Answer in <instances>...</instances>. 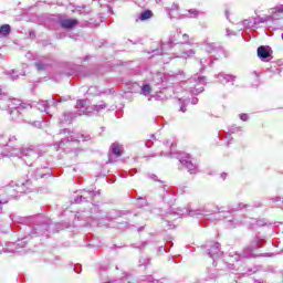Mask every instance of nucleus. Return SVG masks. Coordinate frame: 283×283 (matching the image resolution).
Wrapping results in <instances>:
<instances>
[{"mask_svg": "<svg viewBox=\"0 0 283 283\" xmlns=\"http://www.w3.org/2000/svg\"><path fill=\"white\" fill-rule=\"evenodd\" d=\"M60 134H69V136L61 139L60 143L55 144V149H63L65 154H72V151H74L75 156L78 154V148L76 147H78V143H81V140L82 143L92 140V136H90V134H74L67 128L60 130Z\"/></svg>", "mask_w": 283, "mask_h": 283, "instance_id": "f257e3e1", "label": "nucleus"}, {"mask_svg": "<svg viewBox=\"0 0 283 283\" xmlns=\"http://www.w3.org/2000/svg\"><path fill=\"white\" fill-rule=\"evenodd\" d=\"M11 154L2 153V156L7 157H17L23 160L27 165H32L34 160L41 158L43 154H48L46 146H38V147H22L21 149H17L14 147L10 148Z\"/></svg>", "mask_w": 283, "mask_h": 283, "instance_id": "f03ea898", "label": "nucleus"}, {"mask_svg": "<svg viewBox=\"0 0 283 283\" xmlns=\"http://www.w3.org/2000/svg\"><path fill=\"white\" fill-rule=\"evenodd\" d=\"M264 244H266V240L260 237H254L250 242V247H245L242 250V253L234 252L233 254H230V258H232L234 262H240V260H251V258H273V253L255 255V251L262 249Z\"/></svg>", "mask_w": 283, "mask_h": 283, "instance_id": "7ed1b4c3", "label": "nucleus"}, {"mask_svg": "<svg viewBox=\"0 0 283 283\" xmlns=\"http://www.w3.org/2000/svg\"><path fill=\"white\" fill-rule=\"evenodd\" d=\"M174 142L166 140L163 144V150L160 151V156H169L170 158H177L182 167H185L189 174H196L198 171V166L191 161V156L186 153H174Z\"/></svg>", "mask_w": 283, "mask_h": 283, "instance_id": "20e7f679", "label": "nucleus"}, {"mask_svg": "<svg viewBox=\"0 0 283 283\" xmlns=\"http://www.w3.org/2000/svg\"><path fill=\"white\" fill-rule=\"evenodd\" d=\"M21 231H23L24 235L15 242V247H20L21 249H23V247L28 244V240H30L31 238H38V235H45V232L50 231V223L42 222L40 224H36L34 228L30 226H23L21 228Z\"/></svg>", "mask_w": 283, "mask_h": 283, "instance_id": "39448f33", "label": "nucleus"}, {"mask_svg": "<svg viewBox=\"0 0 283 283\" xmlns=\"http://www.w3.org/2000/svg\"><path fill=\"white\" fill-rule=\"evenodd\" d=\"M32 182L30 180H27L25 182L17 184L15 187L9 186L6 188V197L0 198H7L8 202L10 201V198H19L21 193H30L32 191Z\"/></svg>", "mask_w": 283, "mask_h": 283, "instance_id": "423d86ee", "label": "nucleus"}, {"mask_svg": "<svg viewBox=\"0 0 283 283\" xmlns=\"http://www.w3.org/2000/svg\"><path fill=\"white\" fill-rule=\"evenodd\" d=\"M187 213L190 216V218H209L210 216H216V213H222L223 216H220V218H227V213L229 212H224L220 210V208L213 210L209 208V206H202L197 209H188Z\"/></svg>", "mask_w": 283, "mask_h": 283, "instance_id": "0eeeda50", "label": "nucleus"}, {"mask_svg": "<svg viewBox=\"0 0 283 283\" xmlns=\"http://www.w3.org/2000/svg\"><path fill=\"white\" fill-rule=\"evenodd\" d=\"M205 249L206 253L212 259L216 266H218V264H224V260H222L223 252L220 250V243L209 241L206 243Z\"/></svg>", "mask_w": 283, "mask_h": 283, "instance_id": "6e6552de", "label": "nucleus"}, {"mask_svg": "<svg viewBox=\"0 0 283 283\" xmlns=\"http://www.w3.org/2000/svg\"><path fill=\"white\" fill-rule=\"evenodd\" d=\"M185 85L188 92H190L193 96H198V94H202V92H205V85H207V77H191L185 83Z\"/></svg>", "mask_w": 283, "mask_h": 283, "instance_id": "1a4fd4ad", "label": "nucleus"}, {"mask_svg": "<svg viewBox=\"0 0 283 283\" xmlns=\"http://www.w3.org/2000/svg\"><path fill=\"white\" fill-rule=\"evenodd\" d=\"M7 107H8V113L11 116H13V114H15V116H19V114H21L23 109H28V107L32 109V105L21 103V99H17V98L8 99Z\"/></svg>", "mask_w": 283, "mask_h": 283, "instance_id": "9d476101", "label": "nucleus"}, {"mask_svg": "<svg viewBox=\"0 0 283 283\" xmlns=\"http://www.w3.org/2000/svg\"><path fill=\"white\" fill-rule=\"evenodd\" d=\"M96 196H99V192L94 190H82L81 195L74 198L73 202L75 205H81V202H92Z\"/></svg>", "mask_w": 283, "mask_h": 283, "instance_id": "9b49d317", "label": "nucleus"}, {"mask_svg": "<svg viewBox=\"0 0 283 283\" xmlns=\"http://www.w3.org/2000/svg\"><path fill=\"white\" fill-rule=\"evenodd\" d=\"M256 54L261 61L269 63L273 59V50L269 45H261L256 50Z\"/></svg>", "mask_w": 283, "mask_h": 283, "instance_id": "f8f14e48", "label": "nucleus"}, {"mask_svg": "<svg viewBox=\"0 0 283 283\" xmlns=\"http://www.w3.org/2000/svg\"><path fill=\"white\" fill-rule=\"evenodd\" d=\"M51 177H52V168L48 165L38 167L33 171V178H35V180H40L43 178H51Z\"/></svg>", "mask_w": 283, "mask_h": 283, "instance_id": "ddd939ff", "label": "nucleus"}, {"mask_svg": "<svg viewBox=\"0 0 283 283\" xmlns=\"http://www.w3.org/2000/svg\"><path fill=\"white\" fill-rule=\"evenodd\" d=\"M83 114H85V112H83V111H77L75 113L64 112L60 116V123L61 124L67 123L69 125H71V123L74 120V118H76L77 116H83Z\"/></svg>", "mask_w": 283, "mask_h": 283, "instance_id": "4468645a", "label": "nucleus"}, {"mask_svg": "<svg viewBox=\"0 0 283 283\" xmlns=\"http://www.w3.org/2000/svg\"><path fill=\"white\" fill-rule=\"evenodd\" d=\"M214 77L219 81V83H221V85H227V83H231V85H233V83H235V78H237L235 75L227 74L224 72H220Z\"/></svg>", "mask_w": 283, "mask_h": 283, "instance_id": "2eb2a0df", "label": "nucleus"}, {"mask_svg": "<svg viewBox=\"0 0 283 283\" xmlns=\"http://www.w3.org/2000/svg\"><path fill=\"white\" fill-rule=\"evenodd\" d=\"M161 200L165 202L168 207H171L174 202H176V195L172 190L167 189L164 187V193L161 195Z\"/></svg>", "mask_w": 283, "mask_h": 283, "instance_id": "dca6fc26", "label": "nucleus"}, {"mask_svg": "<svg viewBox=\"0 0 283 283\" xmlns=\"http://www.w3.org/2000/svg\"><path fill=\"white\" fill-rule=\"evenodd\" d=\"M270 21H280L283 19V4L276 6L269 10Z\"/></svg>", "mask_w": 283, "mask_h": 283, "instance_id": "f3484780", "label": "nucleus"}, {"mask_svg": "<svg viewBox=\"0 0 283 283\" xmlns=\"http://www.w3.org/2000/svg\"><path fill=\"white\" fill-rule=\"evenodd\" d=\"M59 23H60L61 28H63V30H73V28H76V25H78V20L60 18Z\"/></svg>", "mask_w": 283, "mask_h": 283, "instance_id": "a211bd4d", "label": "nucleus"}, {"mask_svg": "<svg viewBox=\"0 0 283 283\" xmlns=\"http://www.w3.org/2000/svg\"><path fill=\"white\" fill-rule=\"evenodd\" d=\"M179 10L180 7L177 3H172L170 8H166V12L169 19H185V15H180V13L178 12Z\"/></svg>", "mask_w": 283, "mask_h": 283, "instance_id": "6ab92c4d", "label": "nucleus"}, {"mask_svg": "<svg viewBox=\"0 0 283 283\" xmlns=\"http://www.w3.org/2000/svg\"><path fill=\"white\" fill-rule=\"evenodd\" d=\"M180 216H185V211H182V209H179L177 212H172L171 210L167 212L166 219H164L166 227L171 229L170 220H176V218H180Z\"/></svg>", "mask_w": 283, "mask_h": 283, "instance_id": "aec40b11", "label": "nucleus"}, {"mask_svg": "<svg viewBox=\"0 0 283 283\" xmlns=\"http://www.w3.org/2000/svg\"><path fill=\"white\" fill-rule=\"evenodd\" d=\"M34 66L36 67L38 72H45V70L50 67V60H39L34 63Z\"/></svg>", "mask_w": 283, "mask_h": 283, "instance_id": "412c9836", "label": "nucleus"}, {"mask_svg": "<svg viewBox=\"0 0 283 283\" xmlns=\"http://www.w3.org/2000/svg\"><path fill=\"white\" fill-rule=\"evenodd\" d=\"M32 106L36 107L39 112H45V114H50L48 101L33 102Z\"/></svg>", "mask_w": 283, "mask_h": 283, "instance_id": "4be33fe9", "label": "nucleus"}, {"mask_svg": "<svg viewBox=\"0 0 283 283\" xmlns=\"http://www.w3.org/2000/svg\"><path fill=\"white\" fill-rule=\"evenodd\" d=\"M122 282H124V283H143L144 281L136 279V276H134L133 274H126L123 277Z\"/></svg>", "mask_w": 283, "mask_h": 283, "instance_id": "5701e85b", "label": "nucleus"}, {"mask_svg": "<svg viewBox=\"0 0 283 283\" xmlns=\"http://www.w3.org/2000/svg\"><path fill=\"white\" fill-rule=\"evenodd\" d=\"M10 32H12L10 24H3L0 27V36H9Z\"/></svg>", "mask_w": 283, "mask_h": 283, "instance_id": "b1692460", "label": "nucleus"}, {"mask_svg": "<svg viewBox=\"0 0 283 283\" xmlns=\"http://www.w3.org/2000/svg\"><path fill=\"white\" fill-rule=\"evenodd\" d=\"M253 21H254V27L260 25V23H266L268 21H271V15H263V17L258 15L256 18L253 19Z\"/></svg>", "mask_w": 283, "mask_h": 283, "instance_id": "393cba45", "label": "nucleus"}, {"mask_svg": "<svg viewBox=\"0 0 283 283\" xmlns=\"http://www.w3.org/2000/svg\"><path fill=\"white\" fill-rule=\"evenodd\" d=\"M111 151L112 154H114V156H116V158H120V156H123V151L120 150V145L118 144H113L111 146Z\"/></svg>", "mask_w": 283, "mask_h": 283, "instance_id": "a878e982", "label": "nucleus"}, {"mask_svg": "<svg viewBox=\"0 0 283 283\" xmlns=\"http://www.w3.org/2000/svg\"><path fill=\"white\" fill-rule=\"evenodd\" d=\"M86 94L88 96H99L101 95V91L98 90V86H91L86 91Z\"/></svg>", "mask_w": 283, "mask_h": 283, "instance_id": "bb28decb", "label": "nucleus"}, {"mask_svg": "<svg viewBox=\"0 0 283 283\" xmlns=\"http://www.w3.org/2000/svg\"><path fill=\"white\" fill-rule=\"evenodd\" d=\"M151 17H154V13L151 12V10H146L140 13L139 19L140 21H147V19H151Z\"/></svg>", "mask_w": 283, "mask_h": 283, "instance_id": "cd10ccee", "label": "nucleus"}, {"mask_svg": "<svg viewBox=\"0 0 283 283\" xmlns=\"http://www.w3.org/2000/svg\"><path fill=\"white\" fill-rule=\"evenodd\" d=\"M140 94H143V96H149V94H151V86L149 84H144Z\"/></svg>", "mask_w": 283, "mask_h": 283, "instance_id": "c85d7f7f", "label": "nucleus"}, {"mask_svg": "<svg viewBox=\"0 0 283 283\" xmlns=\"http://www.w3.org/2000/svg\"><path fill=\"white\" fill-rule=\"evenodd\" d=\"M94 112H103V109H107V104L105 102H99L97 105H93Z\"/></svg>", "mask_w": 283, "mask_h": 283, "instance_id": "c756f323", "label": "nucleus"}, {"mask_svg": "<svg viewBox=\"0 0 283 283\" xmlns=\"http://www.w3.org/2000/svg\"><path fill=\"white\" fill-rule=\"evenodd\" d=\"M218 50H220V48L216 46V44H206V52H208L209 54H213V52H218Z\"/></svg>", "mask_w": 283, "mask_h": 283, "instance_id": "7c9ffc66", "label": "nucleus"}, {"mask_svg": "<svg viewBox=\"0 0 283 283\" xmlns=\"http://www.w3.org/2000/svg\"><path fill=\"white\" fill-rule=\"evenodd\" d=\"M137 207L143 209V207H147V199L143 197H137Z\"/></svg>", "mask_w": 283, "mask_h": 283, "instance_id": "2f4dec72", "label": "nucleus"}, {"mask_svg": "<svg viewBox=\"0 0 283 283\" xmlns=\"http://www.w3.org/2000/svg\"><path fill=\"white\" fill-rule=\"evenodd\" d=\"M196 54V51L189 50V51H184L181 53V59H190V56H193Z\"/></svg>", "mask_w": 283, "mask_h": 283, "instance_id": "473e14b6", "label": "nucleus"}, {"mask_svg": "<svg viewBox=\"0 0 283 283\" xmlns=\"http://www.w3.org/2000/svg\"><path fill=\"white\" fill-rule=\"evenodd\" d=\"M10 218L12 222H18L19 224H23V222H25V219L21 217H17L15 214H11Z\"/></svg>", "mask_w": 283, "mask_h": 283, "instance_id": "72a5a7b5", "label": "nucleus"}, {"mask_svg": "<svg viewBox=\"0 0 283 283\" xmlns=\"http://www.w3.org/2000/svg\"><path fill=\"white\" fill-rule=\"evenodd\" d=\"M132 249H138L139 251H143L147 247V242H142L140 244L133 243Z\"/></svg>", "mask_w": 283, "mask_h": 283, "instance_id": "f704fd0d", "label": "nucleus"}, {"mask_svg": "<svg viewBox=\"0 0 283 283\" xmlns=\"http://www.w3.org/2000/svg\"><path fill=\"white\" fill-rule=\"evenodd\" d=\"M154 140H156V137L154 135H150V139H148L144 143L145 147L147 149H150L151 145H154Z\"/></svg>", "mask_w": 283, "mask_h": 283, "instance_id": "c9c22d12", "label": "nucleus"}, {"mask_svg": "<svg viewBox=\"0 0 283 283\" xmlns=\"http://www.w3.org/2000/svg\"><path fill=\"white\" fill-rule=\"evenodd\" d=\"M77 107L78 109H85V107H87V99H78Z\"/></svg>", "mask_w": 283, "mask_h": 283, "instance_id": "e433bc0d", "label": "nucleus"}, {"mask_svg": "<svg viewBox=\"0 0 283 283\" xmlns=\"http://www.w3.org/2000/svg\"><path fill=\"white\" fill-rule=\"evenodd\" d=\"M139 266H149V258L142 256L139 259Z\"/></svg>", "mask_w": 283, "mask_h": 283, "instance_id": "4c0bfd02", "label": "nucleus"}, {"mask_svg": "<svg viewBox=\"0 0 283 283\" xmlns=\"http://www.w3.org/2000/svg\"><path fill=\"white\" fill-rule=\"evenodd\" d=\"M2 147H8V139L3 135H0V149Z\"/></svg>", "mask_w": 283, "mask_h": 283, "instance_id": "58836bf2", "label": "nucleus"}, {"mask_svg": "<svg viewBox=\"0 0 283 283\" xmlns=\"http://www.w3.org/2000/svg\"><path fill=\"white\" fill-rule=\"evenodd\" d=\"M244 28H255V22H251V20H243Z\"/></svg>", "mask_w": 283, "mask_h": 283, "instance_id": "ea45409f", "label": "nucleus"}, {"mask_svg": "<svg viewBox=\"0 0 283 283\" xmlns=\"http://www.w3.org/2000/svg\"><path fill=\"white\" fill-rule=\"evenodd\" d=\"M235 132H242V127L232 125V126L230 127V133H231V134H235Z\"/></svg>", "mask_w": 283, "mask_h": 283, "instance_id": "a19ab883", "label": "nucleus"}, {"mask_svg": "<svg viewBox=\"0 0 283 283\" xmlns=\"http://www.w3.org/2000/svg\"><path fill=\"white\" fill-rule=\"evenodd\" d=\"M148 178L150 180H154L155 182H161L163 184V180L158 179V176H156L155 174H148Z\"/></svg>", "mask_w": 283, "mask_h": 283, "instance_id": "79ce46f5", "label": "nucleus"}, {"mask_svg": "<svg viewBox=\"0 0 283 283\" xmlns=\"http://www.w3.org/2000/svg\"><path fill=\"white\" fill-rule=\"evenodd\" d=\"M241 209H249V205L239 203L234 211H241Z\"/></svg>", "mask_w": 283, "mask_h": 283, "instance_id": "37998d69", "label": "nucleus"}, {"mask_svg": "<svg viewBox=\"0 0 283 283\" xmlns=\"http://www.w3.org/2000/svg\"><path fill=\"white\" fill-rule=\"evenodd\" d=\"M8 99H10V97H8L7 94H0V101H3L6 105H8Z\"/></svg>", "mask_w": 283, "mask_h": 283, "instance_id": "c03bdc74", "label": "nucleus"}, {"mask_svg": "<svg viewBox=\"0 0 283 283\" xmlns=\"http://www.w3.org/2000/svg\"><path fill=\"white\" fill-rule=\"evenodd\" d=\"M239 117H240V119L243 120L244 123H247V120H249V115H248V114L242 113V114L239 115Z\"/></svg>", "mask_w": 283, "mask_h": 283, "instance_id": "a18cd8bd", "label": "nucleus"}, {"mask_svg": "<svg viewBox=\"0 0 283 283\" xmlns=\"http://www.w3.org/2000/svg\"><path fill=\"white\" fill-rule=\"evenodd\" d=\"M46 103H48V107L50 108V105L51 106L56 105V99L54 97H52L51 99L46 101Z\"/></svg>", "mask_w": 283, "mask_h": 283, "instance_id": "49530a36", "label": "nucleus"}, {"mask_svg": "<svg viewBox=\"0 0 283 283\" xmlns=\"http://www.w3.org/2000/svg\"><path fill=\"white\" fill-rule=\"evenodd\" d=\"M1 205H8V198H0V211L3 209Z\"/></svg>", "mask_w": 283, "mask_h": 283, "instance_id": "de8ad7c7", "label": "nucleus"}, {"mask_svg": "<svg viewBox=\"0 0 283 283\" xmlns=\"http://www.w3.org/2000/svg\"><path fill=\"white\" fill-rule=\"evenodd\" d=\"M189 14H193V17H198V14H200V12L196 9H190L188 10Z\"/></svg>", "mask_w": 283, "mask_h": 283, "instance_id": "09e8293b", "label": "nucleus"}, {"mask_svg": "<svg viewBox=\"0 0 283 283\" xmlns=\"http://www.w3.org/2000/svg\"><path fill=\"white\" fill-rule=\"evenodd\" d=\"M19 78V74L17 73V71H12L11 73V80L12 81H17Z\"/></svg>", "mask_w": 283, "mask_h": 283, "instance_id": "8fccbe9b", "label": "nucleus"}, {"mask_svg": "<svg viewBox=\"0 0 283 283\" xmlns=\"http://www.w3.org/2000/svg\"><path fill=\"white\" fill-rule=\"evenodd\" d=\"M17 136L12 135L7 139V143H15Z\"/></svg>", "mask_w": 283, "mask_h": 283, "instance_id": "3c124183", "label": "nucleus"}, {"mask_svg": "<svg viewBox=\"0 0 283 283\" xmlns=\"http://www.w3.org/2000/svg\"><path fill=\"white\" fill-rule=\"evenodd\" d=\"M29 36H30V39H35L36 38V33L34 32V30L29 31Z\"/></svg>", "mask_w": 283, "mask_h": 283, "instance_id": "603ef678", "label": "nucleus"}, {"mask_svg": "<svg viewBox=\"0 0 283 283\" xmlns=\"http://www.w3.org/2000/svg\"><path fill=\"white\" fill-rule=\"evenodd\" d=\"M159 253H167V248H165L164 245L158 248Z\"/></svg>", "mask_w": 283, "mask_h": 283, "instance_id": "864d4df0", "label": "nucleus"}, {"mask_svg": "<svg viewBox=\"0 0 283 283\" xmlns=\"http://www.w3.org/2000/svg\"><path fill=\"white\" fill-rule=\"evenodd\" d=\"M227 269H230L231 271L235 270V265L231 263H226Z\"/></svg>", "mask_w": 283, "mask_h": 283, "instance_id": "5fc2aeb1", "label": "nucleus"}, {"mask_svg": "<svg viewBox=\"0 0 283 283\" xmlns=\"http://www.w3.org/2000/svg\"><path fill=\"white\" fill-rule=\"evenodd\" d=\"M129 211H118V218H123V216H127Z\"/></svg>", "mask_w": 283, "mask_h": 283, "instance_id": "6e6d98bb", "label": "nucleus"}, {"mask_svg": "<svg viewBox=\"0 0 283 283\" xmlns=\"http://www.w3.org/2000/svg\"><path fill=\"white\" fill-rule=\"evenodd\" d=\"M191 105H198V97L191 98Z\"/></svg>", "mask_w": 283, "mask_h": 283, "instance_id": "4d7b16f0", "label": "nucleus"}, {"mask_svg": "<svg viewBox=\"0 0 283 283\" xmlns=\"http://www.w3.org/2000/svg\"><path fill=\"white\" fill-rule=\"evenodd\" d=\"M270 200H271V202H280V200H282V198L275 197V198H272Z\"/></svg>", "mask_w": 283, "mask_h": 283, "instance_id": "13d9d810", "label": "nucleus"}, {"mask_svg": "<svg viewBox=\"0 0 283 283\" xmlns=\"http://www.w3.org/2000/svg\"><path fill=\"white\" fill-rule=\"evenodd\" d=\"M168 45H169V48H174V39L172 38H170L168 40Z\"/></svg>", "mask_w": 283, "mask_h": 283, "instance_id": "bf43d9fd", "label": "nucleus"}, {"mask_svg": "<svg viewBox=\"0 0 283 283\" xmlns=\"http://www.w3.org/2000/svg\"><path fill=\"white\" fill-rule=\"evenodd\" d=\"M254 283H266V281L264 279H258L254 280Z\"/></svg>", "mask_w": 283, "mask_h": 283, "instance_id": "052dcab7", "label": "nucleus"}, {"mask_svg": "<svg viewBox=\"0 0 283 283\" xmlns=\"http://www.w3.org/2000/svg\"><path fill=\"white\" fill-rule=\"evenodd\" d=\"M226 140H228V143H231V140H233V137H231V135H226Z\"/></svg>", "mask_w": 283, "mask_h": 283, "instance_id": "680f3d73", "label": "nucleus"}, {"mask_svg": "<svg viewBox=\"0 0 283 283\" xmlns=\"http://www.w3.org/2000/svg\"><path fill=\"white\" fill-rule=\"evenodd\" d=\"M182 39H184L185 43H188V41H189V35H188V34H184V35H182Z\"/></svg>", "mask_w": 283, "mask_h": 283, "instance_id": "e2e57ef3", "label": "nucleus"}, {"mask_svg": "<svg viewBox=\"0 0 283 283\" xmlns=\"http://www.w3.org/2000/svg\"><path fill=\"white\" fill-rule=\"evenodd\" d=\"M180 112H182L184 114L187 112V106H185V105H181V107H180Z\"/></svg>", "mask_w": 283, "mask_h": 283, "instance_id": "0e129e2a", "label": "nucleus"}, {"mask_svg": "<svg viewBox=\"0 0 283 283\" xmlns=\"http://www.w3.org/2000/svg\"><path fill=\"white\" fill-rule=\"evenodd\" d=\"M32 125L33 127H41V122H34Z\"/></svg>", "mask_w": 283, "mask_h": 283, "instance_id": "69168bd1", "label": "nucleus"}, {"mask_svg": "<svg viewBox=\"0 0 283 283\" xmlns=\"http://www.w3.org/2000/svg\"><path fill=\"white\" fill-rule=\"evenodd\" d=\"M221 178H222V180H227V172H222Z\"/></svg>", "mask_w": 283, "mask_h": 283, "instance_id": "338daca9", "label": "nucleus"}, {"mask_svg": "<svg viewBox=\"0 0 283 283\" xmlns=\"http://www.w3.org/2000/svg\"><path fill=\"white\" fill-rule=\"evenodd\" d=\"M153 54H163V51H158V50H155V51H153Z\"/></svg>", "mask_w": 283, "mask_h": 283, "instance_id": "774afa93", "label": "nucleus"}]
</instances>
